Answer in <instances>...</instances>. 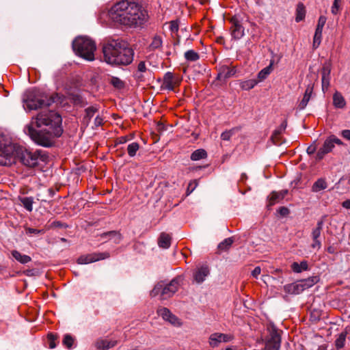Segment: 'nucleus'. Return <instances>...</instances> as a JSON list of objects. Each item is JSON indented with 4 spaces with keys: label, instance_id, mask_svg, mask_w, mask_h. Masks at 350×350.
Instances as JSON below:
<instances>
[{
    "label": "nucleus",
    "instance_id": "f257e3e1",
    "mask_svg": "<svg viewBox=\"0 0 350 350\" xmlns=\"http://www.w3.org/2000/svg\"><path fill=\"white\" fill-rule=\"evenodd\" d=\"M61 124L62 118L57 113L44 110L32 119L24 131L37 144L49 147L53 144V139L62 134Z\"/></svg>",
    "mask_w": 350,
    "mask_h": 350
},
{
    "label": "nucleus",
    "instance_id": "f03ea898",
    "mask_svg": "<svg viewBox=\"0 0 350 350\" xmlns=\"http://www.w3.org/2000/svg\"><path fill=\"white\" fill-rule=\"evenodd\" d=\"M16 159L30 167L36 166L40 161H44L43 156L38 151L30 152L13 144L10 137L0 134V165H10Z\"/></svg>",
    "mask_w": 350,
    "mask_h": 350
},
{
    "label": "nucleus",
    "instance_id": "7ed1b4c3",
    "mask_svg": "<svg viewBox=\"0 0 350 350\" xmlns=\"http://www.w3.org/2000/svg\"><path fill=\"white\" fill-rule=\"evenodd\" d=\"M109 16L114 22L128 27L141 25L148 18L146 10L131 0L116 3L109 10Z\"/></svg>",
    "mask_w": 350,
    "mask_h": 350
},
{
    "label": "nucleus",
    "instance_id": "20e7f679",
    "mask_svg": "<svg viewBox=\"0 0 350 350\" xmlns=\"http://www.w3.org/2000/svg\"><path fill=\"white\" fill-rule=\"evenodd\" d=\"M103 59L111 65H129L133 60V51L121 40H110L103 44Z\"/></svg>",
    "mask_w": 350,
    "mask_h": 350
},
{
    "label": "nucleus",
    "instance_id": "39448f33",
    "mask_svg": "<svg viewBox=\"0 0 350 350\" xmlns=\"http://www.w3.org/2000/svg\"><path fill=\"white\" fill-rule=\"evenodd\" d=\"M23 102L29 110H36L38 108L49 106L53 100L38 90H29L25 92Z\"/></svg>",
    "mask_w": 350,
    "mask_h": 350
},
{
    "label": "nucleus",
    "instance_id": "423d86ee",
    "mask_svg": "<svg viewBox=\"0 0 350 350\" xmlns=\"http://www.w3.org/2000/svg\"><path fill=\"white\" fill-rule=\"evenodd\" d=\"M73 50L81 57L88 61L94 59L96 44L90 38L85 36L77 38L72 42Z\"/></svg>",
    "mask_w": 350,
    "mask_h": 350
},
{
    "label": "nucleus",
    "instance_id": "0eeeda50",
    "mask_svg": "<svg viewBox=\"0 0 350 350\" xmlns=\"http://www.w3.org/2000/svg\"><path fill=\"white\" fill-rule=\"evenodd\" d=\"M181 278H174L169 284L159 282L150 292L151 297L159 296L161 299H167L172 297L180 285Z\"/></svg>",
    "mask_w": 350,
    "mask_h": 350
},
{
    "label": "nucleus",
    "instance_id": "6e6552de",
    "mask_svg": "<svg viewBox=\"0 0 350 350\" xmlns=\"http://www.w3.org/2000/svg\"><path fill=\"white\" fill-rule=\"evenodd\" d=\"M232 26L230 28L231 36L232 38L235 40H239L242 38L245 35V27L243 25L245 23H248L251 26H255L256 24L254 22L250 21L248 17L239 18L237 16H233L230 19Z\"/></svg>",
    "mask_w": 350,
    "mask_h": 350
},
{
    "label": "nucleus",
    "instance_id": "1a4fd4ad",
    "mask_svg": "<svg viewBox=\"0 0 350 350\" xmlns=\"http://www.w3.org/2000/svg\"><path fill=\"white\" fill-rule=\"evenodd\" d=\"M268 338L265 343V350H279L281 343V336L277 327L271 324L267 327Z\"/></svg>",
    "mask_w": 350,
    "mask_h": 350
},
{
    "label": "nucleus",
    "instance_id": "9d476101",
    "mask_svg": "<svg viewBox=\"0 0 350 350\" xmlns=\"http://www.w3.org/2000/svg\"><path fill=\"white\" fill-rule=\"evenodd\" d=\"M335 144L342 146L344 144L339 138L332 135L325 140L322 147L318 150L317 153V159L321 160L325 154L332 152L335 147Z\"/></svg>",
    "mask_w": 350,
    "mask_h": 350
},
{
    "label": "nucleus",
    "instance_id": "9b49d317",
    "mask_svg": "<svg viewBox=\"0 0 350 350\" xmlns=\"http://www.w3.org/2000/svg\"><path fill=\"white\" fill-rule=\"evenodd\" d=\"M109 256V254L107 252L91 254L80 256L77 260V262L81 265L88 264L100 260L105 259Z\"/></svg>",
    "mask_w": 350,
    "mask_h": 350
},
{
    "label": "nucleus",
    "instance_id": "f8f14e48",
    "mask_svg": "<svg viewBox=\"0 0 350 350\" xmlns=\"http://www.w3.org/2000/svg\"><path fill=\"white\" fill-rule=\"evenodd\" d=\"M232 339V336L221 333L212 334L209 337V345L212 347H216L221 342H229Z\"/></svg>",
    "mask_w": 350,
    "mask_h": 350
},
{
    "label": "nucleus",
    "instance_id": "ddd939ff",
    "mask_svg": "<svg viewBox=\"0 0 350 350\" xmlns=\"http://www.w3.org/2000/svg\"><path fill=\"white\" fill-rule=\"evenodd\" d=\"M331 66L329 63H325L321 70L322 90L325 91L328 89L330 82Z\"/></svg>",
    "mask_w": 350,
    "mask_h": 350
},
{
    "label": "nucleus",
    "instance_id": "4468645a",
    "mask_svg": "<svg viewBox=\"0 0 350 350\" xmlns=\"http://www.w3.org/2000/svg\"><path fill=\"white\" fill-rule=\"evenodd\" d=\"M158 314L161 316L163 320L168 321L172 325H180V320L173 314L169 309L166 308H162L158 310Z\"/></svg>",
    "mask_w": 350,
    "mask_h": 350
},
{
    "label": "nucleus",
    "instance_id": "2eb2a0df",
    "mask_svg": "<svg viewBox=\"0 0 350 350\" xmlns=\"http://www.w3.org/2000/svg\"><path fill=\"white\" fill-rule=\"evenodd\" d=\"M209 274V269L206 265L197 267L193 271L194 281L198 284L203 282L206 277Z\"/></svg>",
    "mask_w": 350,
    "mask_h": 350
},
{
    "label": "nucleus",
    "instance_id": "dca6fc26",
    "mask_svg": "<svg viewBox=\"0 0 350 350\" xmlns=\"http://www.w3.org/2000/svg\"><path fill=\"white\" fill-rule=\"evenodd\" d=\"M179 83V80L178 78H176L173 73L171 72H167L165 74L163 77V86L165 89L168 90H174V88L176 85H178Z\"/></svg>",
    "mask_w": 350,
    "mask_h": 350
},
{
    "label": "nucleus",
    "instance_id": "f3484780",
    "mask_svg": "<svg viewBox=\"0 0 350 350\" xmlns=\"http://www.w3.org/2000/svg\"><path fill=\"white\" fill-rule=\"evenodd\" d=\"M235 73L236 69L234 68H230L228 66H222L219 68L217 79L219 80H226L233 77Z\"/></svg>",
    "mask_w": 350,
    "mask_h": 350
},
{
    "label": "nucleus",
    "instance_id": "a211bd4d",
    "mask_svg": "<svg viewBox=\"0 0 350 350\" xmlns=\"http://www.w3.org/2000/svg\"><path fill=\"white\" fill-rule=\"evenodd\" d=\"M284 290L286 293L292 295H298L304 291L303 285L300 280L285 285Z\"/></svg>",
    "mask_w": 350,
    "mask_h": 350
},
{
    "label": "nucleus",
    "instance_id": "6ab92c4d",
    "mask_svg": "<svg viewBox=\"0 0 350 350\" xmlns=\"http://www.w3.org/2000/svg\"><path fill=\"white\" fill-rule=\"evenodd\" d=\"M118 342L113 339L100 338L96 342V347L102 350H108L117 345Z\"/></svg>",
    "mask_w": 350,
    "mask_h": 350
},
{
    "label": "nucleus",
    "instance_id": "aec40b11",
    "mask_svg": "<svg viewBox=\"0 0 350 350\" xmlns=\"http://www.w3.org/2000/svg\"><path fill=\"white\" fill-rule=\"evenodd\" d=\"M313 89H314V85L312 83L309 84L307 86L305 93H304V97L298 105V108L299 110L304 109L308 105L310 99L312 97V95L313 93Z\"/></svg>",
    "mask_w": 350,
    "mask_h": 350
},
{
    "label": "nucleus",
    "instance_id": "412c9836",
    "mask_svg": "<svg viewBox=\"0 0 350 350\" xmlns=\"http://www.w3.org/2000/svg\"><path fill=\"white\" fill-rule=\"evenodd\" d=\"M13 258L21 264H27L31 261V258L26 254H23L17 250L12 251Z\"/></svg>",
    "mask_w": 350,
    "mask_h": 350
},
{
    "label": "nucleus",
    "instance_id": "4be33fe9",
    "mask_svg": "<svg viewBox=\"0 0 350 350\" xmlns=\"http://www.w3.org/2000/svg\"><path fill=\"white\" fill-rule=\"evenodd\" d=\"M171 243V237L166 233H161L158 245L160 247L167 249L170 247Z\"/></svg>",
    "mask_w": 350,
    "mask_h": 350
},
{
    "label": "nucleus",
    "instance_id": "5701e85b",
    "mask_svg": "<svg viewBox=\"0 0 350 350\" xmlns=\"http://www.w3.org/2000/svg\"><path fill=\"white\" fill-rule=\"evenodd\" d=\"M163 44V40L162 38L160 36L155 35L151 43L148 46V50L150 51H154L157 49H160L162 46Z\"/></svg>",
    "mask_w": 350,
    "mask_h": 350
},
{
    "label": "nucleus",
    "instance_id": "b1692460",
    "mask_svg": "<svg viewBox=\"0 0 350 350\" xmlns=\"http://www.w3.org/2000/svg\"><path fill=\"white\" fill-rule=\"evenodd\" d=\"M273 62H271L269 65L262 69L258 74V81L260 82L264 81L272 72Z\"/></svg>",
    "mask_w": 350,
    "mask_h": 350
},
{
    "label": "nucleus",
    "instance_id": "393cba45",
    "mask_svg": "<svg viewBox=\"0 0 350 350\" xmlns=\"http://www.w3.org/2000/svg\"><path fill=\"white\" fill-rule=\"evenodd\" d=\"M306 16V8L302 3H299L296 8L295 21L299 23L303 21Z\"/></svg>",
    "mask_w": 350,
    "mask_h": 350
},
{
    "label": "nucleus",
    "instance_id": "a878e982",
    "mask_svg": "<svg viewBox=\"0 0 350 350\" xmlns=\"http://www.w3.org/2000/svg\"><path fill=\"white\" fill-rule=\"evenodd\" d=\"M308 269V262L306 260H303L300 263L294 262L291 265V269L295 273H301L303 271H306Z\"/></svg>",
    "mask_w": 350,
    "mask_h": 350
},
{
    "label": "nucleus",
    "instance_id": "bb28decb",
    "mask_svg": "<svg viewBox=\"0 0 350 350\" xmlns=\"http://www.w3.org/2000/svg\"><path fill=\"white\" fill-rule=\"evenodd\" d=\"M333 104L337 108H343L345 105V100L341 94L336 92L333 96Z\"/></svg>",
    "mask_w": 350,
    "mask_h": 350
},
{
    "label": "nucleus",
    "instance_id": "cd10ccee",
    "mask_svg": "<svg viewBox=\"0 0 350 350\" xmlns=\"http://www.w3.org/2000/svg\"><path fill=\"white\" fill-rule=\"evenodd\" d=\"M258 83V81L256 79H252L241 81L240 83V87L243 90H250L254 88Z\"/></svg>",
    "mask_w": 350,
    "mask_h": 350
},
{
    "label": "nucleus",
    "instance_id": "c85d7f7f",
    "mask_svg": "<svg viewBox=\"0 0 350 350\" xmlns=\"http://www.w3.org/2000/svg\"><path fill=\"white\" fill-rule=\"evenodd\" d=\"M327 187V183L323 178L318 179L312 185V189L314 192H319L325 189Z\"/></svg>",
    "mask_w": 350,
    "mask_h": 350
},
{
    "label": "nucleus",
    "instance_id": "c756f323",
    "mask_svg": "<svg viewBox=\"0 0 350 350\" xmlns=\"http://www.w3.org/2000/svg\"><path fill=\"white\" fill-rule=\"evenodd\" d=\"M318 281L317 277H310L305 280H300L301 284L303 285L304 291L313 286Z\"/></svg>",
    "mask_w": 350,
    "mask_h": 350
},
{
    "label": "nucleus",
    "instance_id": "7c9ffc66",
    "mask_svg": "<svg viewBox=\"0 0 350 350\" xmlns=\"http://www.w3.org/2000/svg\"><path fill=\"white\" fill-rule=\"evenodd\" d=\"M207 157V153L204 149H198L195 150L191 155L192 161H199Z\"/></svg>",
    "mask_w": 350,
    "mask_h": 350
},
{
    "label": "nucleus",
    "instance_id": "2f4dec72",
    "mask_svg": "<svg viewBox=\"0 0 350 350\" xmlns=\"http://www.w3.org/2000/svg\"><path fill=\"white\" fill-rule=\"evenodd\" d=\"M98 109L92 106L85 109V116L83 118V121L88 124L90 119L94 116V115L97 112Z\"/></svg>",
    "mask_w": 350,
    "mask_h": 350
},
{
    "label": "nucleus",
    "instance_id": "473e14b6",
    "mask_svg": "<svg viewBox=\"0 0 350 350\" xmlns=\"http://www.w3.org/2000/svg\"><path fill=\"white\" fill-rule=\"evenodd\" d=\"M322 32H323V29L318 28V27L316 28L314 35V38H313V47L315 49L319 47V46L321 44V38H322Z\"/></svg>",
    "mask_w": 350,
    "mask_h": 350
},
{
    "label": "nucleus",
    "instance_id": "72a5a7b5",
    "mask_svg": "<svg viewBox=\"0 0 350 350\" xmlns=\"http://www.w3.org/2000/svg\"><path fill=\"white\" fill-rule=\"evenodd\" d=\"M323 221L322 219L318 221L316 228H314L312 232V239H319L323 229Z\"/></svg>",
    "mask_w": 350,
    "mask_h": 350
},
{
    "label": "nucleus",
    "instance_id": "f704fd0d",
    "mask_svg": "<svg viewBox=\"0 0 350 350\" xmlns=\"http://www.w3.org/2000/svg\"><path fill=\"white\" fill-rule=\"evenodd\" d=\"M109 81L114 88L117 89H122L125 85L124 81L117 77H111L109 79Z\"/></svg>",
    "mask_w": 350,
    "mask_h": 350
},
{
    "label": "nucleus",
    "instance_id": "c9c22d12",
    "mask_svg": "<svg viewBox=\"0 0 350 350\" xmlns=\"http://www.w3.org/2000/svg\"><path fill=\"white\" fill-rule=\"evenodd\" d=\"M347 333L341 332L335 340V347L337 349H342L345 344Z\"/></svg>",
    "mask_w": 350,
    "mask_h": 350
},
{
    "label": "nucleus",
    "instance_id": "e433bc0d",
    "mask_svg": "<svg viewBox=\"0 0 350 350\" xmlns=\"http://www.w3.org/2000/svg\"><path fill=\"white\" fill-rule=\"evenodd\" d=\"M233 242L234 240L232 237L225 239L218 245V249L221 251H226L230 247Z\"/></svg>",
    "mask_w": 350,
    "mask_h": 350
},
{
    "label": "nucleus",
    "instance_id": "4c0bfd02",
    "mask_svg": "<svg viewBox=\"0 0 350 350\" xmlns=\"http://www.w3.org/2000/svg\"><path fill=\"white\" fill-rule=\"evenodd\" d=\"M139 149V145L137 142H132L127 146V152L129 157H133L136 155L137 152Z\"/></svg>",
    "mask_w": 350,
    "mask_h": 350
},
{
    "label": "nucleus",
    "instance_id": "58836bf2",
    "mask_svg": "<svg viewBox=\"0 0 350 350\" xmlns=\"http://www.w3.org/2000/svg\"><path fill=\"white\" fill-rule=\"evenodd\" d=\"M185 58L187 61L195 62L199 59L200 56L197 52L193 50H189L185 53Z\"/></svg>",
    "mask_w": 350,
    "mask_h": 350
},
{
    "label": "nucleus",
    "instance_id": "ea45409f",
    "mask_svg": "<svg viewBox=\"0 0 350 350\" xmlns=\"http://www.w3.org/2000/svg\"><path fill=\"white\" fill-rule=\"evenodd\" d=\"M102 237H109V239H114L115 243H119L121 240V234L116 231H110L102 234Z\"/></svg>",
    "mask_w": 350,
    "mask_h": 350
},
{
    "label": "nucleus",
    "instance_id": "a19ab883",
    "mask_svg": "<svg viewBox=\"0 0 350 350\" xmlns=\"http://www.w3.org/2000/svg\"><path fill=\"white\" fill-rule=\"evenodd\" d=\"M21 201V203L24 206V207L29 211H31L33 209L32 207V198H18Z\"/></svg>",
    "mask_w": 350,
    "mask_h": 350
},
{
    "label": "nucleus",
    "instance_id": "79ce46f5",
    "mask_svg": "<svg viewBox=\"0 0 350 350\" xmlns=\"http://www.w3.org/2000/svg\"><path fill=\"white\" fill-rule=\"evenodd\" d=\"M147 69H146V64L144 62H140L137 66V72L135 74V76L138 78V79H142V75L139 73L141 72H146Z\"/></svg>",
    "mask_w": 350,
    "mask_h": 350
},
{
    "label": "nucleus",
    "instance_id": "37998d69",
    "mask_svg": "<svg viewBox=\"0 0 350 350\" xmlns=\"http://www.w3.org/2000/svg\"><path fill=\"white\" fill-rule=\"evenodd\" d=\"M73 342H74V339L70 335L66 334L64 336V338L63 339V345L64 346H66L67 348H68V349L72 348Z\"/></svg>",
    "mask_w": 350,
    "mask_h": 350
},
{
    "label": "nucleus",
    "instance_id": "c03bdc74",
    "mask_svg": "<svg viewBox=\"0 0 350 350\" xmlns=\"http://www.w3.org/2000/svg\"><path fill=\"white\" fill-rule=\"evenodd\" d=\"M287 126L286 120L283 121V122L280 125V126L275 130L273 133L274 136H277L280 135L282 132H284Z\"/></svg>",
    "mask_w": 350,
    "mask_h": 350
},
{
    "label": "nucleus",
    "instance_id": "a18cd8bd",
    "mask_svg": "<svg viewBox=\"0 0 350 350\" xmlns=\"http://www.w3.org/2000/svg\"><path fill=\"white\" fill-rule=\"evenodd\" d=\"M48 340H49V347L50 349H54L55 347H56V344H55V337L53 334H48Z\"/></svg>",
    "mask_w": 350,
    "mask_h": 350
},
{
    "label": "nucleus",
    "instance_id": "49530a36",
    "mask_svg": "<svg viewBox=\"0 0 350 350\" xmlns=\"http://www.w3.org/2000/svg\"><path fill=\"white\" fill-rule=\"evenodd\" d=\"M341 0H334L332 6L331 12L333 14H337L339 10V3Z\"/></svg>",
    "mask_w": 350,
    "mask_h": 350
},
{
    "label": "nucleus",
    "instance_id": "de8ad7c7",
    "mask_svg": "<svg viewBox=\"0 0 350 350\" xmlns=\"http://www.w3.org/2000/svg\"><path fill=\"white\" fill-rule=\"evenodd\" d=\"M232 134H233L232 130L224 131L221 133V138L223 140L228 141L230 139V137H232Z\"/></svg>",
    "mask_w": 350,
    "mask_h": 350
},
{
    "label": "nucleus",
    "instance_id": "09e8293b",
    "mask_svg": "<svg viewBox=\"0 0 350 350\" xmlns=\"http://www.w3.org/2000/svg\"><path fill=\"white\" fill-rule=\"evenodd\" d=\"M197 187V183L196 180H193L189 183L187 189V196H189L191 193V192L196 189Z\"/></svg>",
    "mask_w": 350,
    "mask_h": 350
},
{
    "label": "nucleus",
    "instance_id": "8fccbe9b",
    "mask_svg": "<svg viewBox=\"0 0 350 350\" xmlns=\"http://www.w3.org/2000/svg\"><path fill=\"white\" fill-rule=\"evenodd\" d=\"M327 18L324 16H321L319 18L317 27L323 29V27L326 23Z\"/></svg>",
    "mask_w": 350,
    "mask_h": 350
},
{
    "label": "nucleus",
    "instance_id": "3c124183",
    "mask_svg": "<svg viewBox=\"0 0 350 350\" xmlns=\"http://www.w3.org/2000/svg\"><path fill=\"white\" fill-rule=\"evenodd\" d=\"M277 212L282 217L287 216L289 214V210L284 206L280 207Z\"/></svg>",
    "mask_w": 350,
    "mask_h": 350
},
{
    "label": "nucleus",
    "instance_id": "603ef678",
    "mask_svg": "<svg viewBox=\"0 0 350 350\" xmlns=\"http://www.w3.org/2000/svg\"><path fill=\"white\" fill-rule=\"evenodd\" d=\"M170 31L172 32H178V23L177 21H172L170 22Z\"/></svg>",
    "mask_w": 350,
    "mask_h": 350
},
{
    "label": "nucleus",
    "instance_id": "864d4df0",
    "mask_svg": "<svg viewBox=\"0 0 350 350\" xmlns=\"http://www.w3.org/2000/svg\"><path fill=\"white\" fill-rule=\"evenodd\" d=\"M317 150V146L315 144V142L313 144H311L307 148L306 152L308 154H314Z\"/></svg>",
    "mask_w": 350,
    "mask_h": 350
},
{
    "label": "nucleus",
    "instance_id": "5fc2aeb1",
    "mask_svg": "<svg viewBox=\"0 0 350 350\" xmlns=\"http://www.w3.org/2000/svg\"><path fill=\"white\" fill-rule=\"evenodd\" d=\"M313 243L311 245V247L314 249L319 250L321 247V243L319 239H312Z\"/></svg>",
    "mask_w": 350,
    "mask_h": 350
},
{
    "label": "nucleus",
    "instance_id": "6e6d98bb",
    "mask_svg": "<svg viewBox=\"0 0 350 350\" xmlns=\"http://www.w3.org/2000/svg\"><path fill=\"white\" fill-rule=\"evenodd\" d=\"M260 272H261L260 267H256L254 268V269L252 271V275L254 278H257L258 277V275L260 274Z\"/></svg>",
    "mask_w": 350,
    "mask_h": 350
},
{
    "label": "nucleus",
    "instance_id": "4d7b16f0",
    "mask_svg": "<svg viewBox=\"0 0 350 350\" xmlns=\"http://www.w3.org/2000/svg\"><path fill=\"white\" fill-rule=\"evenodd\" d=\"M340 134L345 139L350 141V130H342Z\"/></svg>",
    "mask_w": 350,
    "mask_h": 350
},
{
    "label": "nucleus",
    "instance_id": "13d9d810",
    "mask_svg": "<svg viewBox=\"0 0 350 350\" xmlns=\"http://www.w3.org/2000/svg\"><path fill=\"white\" fill-rule=\"evenodd\" d=\"M26 232L28 234H39L40 232H43V230H37V229L32 228H27L26 229Z\"/></svg>",
    "mask_w": 350,
    "mask_h": 350
},
{
    "label": "nucleus",
    "instance_id": "bf43d9fd",
    "mask_svg": "<svg viewBox=\"0 0 350 350\" xmlns=\"http://www.w3.org/2000/svg\"><path fill=\"white\" fill-rule=\"evenodd\" d=\"M103 118L99 116H97L94 119V125L98 127L103 124Z\"/></svg>",
    "mask_w": 350,
    "mask_h": 350
},
{
    "label": "nucleus",
    "instance_id": "052dcab7",
    "mask_svg": "<svg viewBox=\"0 0 350 350\" xmlns=\"http://www.w3.org/2000/svg\"><path fill=\"white\" fill-rule=\"evenodd\" d=\"M342 206L347 209H349L350 208V199H348L347 200H345L343 203H342Z\"/></svg>",
    "mask_w": 350,
    "mask_h": 350
},
{
    "label": "nucleus",
    "instance_id": "680f3d73",
    "mask_svg": "<svg viewBox=\"0 0 350 350\" xmlns=\"http://www.w3.org/2000/svg\"><path fill=\"white\" fill-rule=\"evenodd\" d=\"M275 199L276 198H269V204H267V206H272L273 204H274Z\"/></svg>",
    "mask_w": 350,
    "mask_h": 350
},
{
    "label": "nucleus",
    "instance_id": "e2e57ef3",
    "mask_svg": "<svg viewBox=\"0 0 350 350\" xmlns=\"http://www.w3.org/2000/svg\"><path fill=\"white\" fill-rule=\"evenodd\" d=\"M247 175L245 174H242L241 176V178H240V180L241 181H244L247 179Z\"/></svg>",
    "mask_w": 350,
    "mask_h": 350
},
{
    "label": "nucleus",
    "instance_id": "0e129e2a",
    "mask_svg": "<svg viewBox=\"0 0 350 350\" xmlns=\"http://www.w3.org/2000/svg\"><path fill=\"white\" fill-rule=\"evenodd\" d=\"M120 143H125L127 141V139L126 137H122L119 139Z\"/></svg>",
    "mask_w": 350,
    "mask_h": 350
},
{
    "label": "nucleus",
    "instance_id": "69168bd1",
    "mask_svg": "<svg viewBox=\"0 0 350 350\" xmlns=\"http://www.w3.org/2000/svg\"><path fill=\"white\" fill-rule=\"evenodd\" d=\"M53 224L55 226H62L61 224L59 221H55L53 223Z\"/></svg>",
    "mask_w": 350,
    "mask_h": 350
},
{
    "label": "nucleus",
    "instance_id": "338daca9",
    "mask_svg": "<svg viewBox=\"0 0 350 350\" xmlns=\"http://www.w3.org/2000/svg\"><path fill=\"white\" fill-rule=\"evenodd\" d=\"M327 250H328V252L333 253V250H332V248L331 247H329Z\"/></svg>",
    "mask_w": 350,
    "mask_h": 350
},
{
    "label": "nucleus",
    "instance_id": "774afa93",
    "mask_svg": "<svg viewBox=\"0 0 350 350\" xmlns=\"http://www.w3.org/2000/svg\"><path fill=\"white\" fill-rule=\"evenodd\" d=\"M226 350H234V349L232 348H231V347H228V348L226 349Z\"/></svg>",
    "mask_w": 350,
    "mask_h": 350
}]
</instances>
